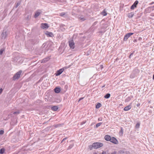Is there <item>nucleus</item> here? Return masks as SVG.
Wrapping results in <instances>:
<instances>
[{"instance_id": "obj_1", "label": "nucleus", "mask_w": 154, "mask_h": 154, "mask_svg": "<svg viewBox=\"0 0 154 154\" xmlns=\"http://www.w3.org/2000/svg\"><path fill=\"white\" fill-rule=\"evenodd\" d=\"M22 72V70H20L16 73L13 77V80L15 81L18 79L20 76V75Z\"/></svg>"}, {"instance_id": "obj_2", "label": "nucleus", "mask_w": 154, "mask_h": 154, "mask_svg": "<svg viewBox=\"0 0 154 154\" xmlns=\"http://www.w3.org/2000/svg\"><path fill=\"white\" fill-rule=\"evenodd\" d=\"M93 146L94 149H97L102 147L103 146V144L101 143H93Z\"/></svg>"}, {"instance_id": "obj_3", "label": "nucleus", "mask_w": 154, "mask_h": 154, "mask_svg": "<svg viewBox=\"0 0 154 154\" xmlns=\"http://www.w3.org/2000/svg\"><path fill=\"white\" fill-rule=\"evenodd\" d=\"M134 33L129 32L127 33L126 35L125 36L124 40L125 41H126L132 35H133Z\"/></svg>"}, {"instance_id": "obj_4", "label": "nucleus", "mask_w": 154, "mask_h": 154, "mask_svg": "<svg viewBox=\"0 0 154 154\" xmlns=\"http://www.w3.org/2000/svg\"><path fill=\"white\" fill-rule=\"evenodd\" d=\"M68 68V67L66 68L65 67H64V68H63L62 69H60L59 70H58L57 71V72L56 74V75L58 76V75H60L64 71V68L66 69V68Z\"/></svg>"}, {"instance_id": "obj_5", "label": "nucleus", "mask_w": 154, "mask_h": 154, "mask_svg": "<svg viewBox=\"0 0 154 154\" xmlns=\"http://www.w3.org/2000/svg\"><path fill=\"white\" fill-rule=\"evenodd\" d=\"M110 141L115 144H118V142L117 139L114 137H112L111 138Z\"/></svg>"}, {"instance_id": "obj_6", "label": "nucleus", "mask_w": 154, "mask_h": 154, "mask_svg": "<svg viewBox=\"0 0 154 154\" xmlns=\"http://www.w3.org/2000/svg\"><path fill=\"white\" fill-rule=\"evenodd\" d=\"M138 3V1L137 0L131 6V10H134L135 8L137 7V5Z\"/></svg>"}, {"instance_id": "obj_7", "label": "nucleus", "mask_w": 154, "mask_h": 154, "mask_svg": "<svg viewBox=\"0 0 154 154\" xmlns=\"http://www.w3.org/2000/svg\"><path fill=\"white\" fill-rule=\"evenodd\" d=\"M69 45L70 48L73 49L75 48V44L73 41H70L69 42Z\"/></svg>"}, {"instance_id": "obj_8", "label": "nucleus", "mask_w": 154, "mask_h": 154, "mask_svg": "<svg viewBox=\"0 0 154 154\" xmlns=\"http://www.w3.org/2000/svg\"><path fill=\"white\" fill-rule=\"evenodd\" d=\"M41 27L43 29H47L49 27L48 24L46 23H42L41 25Z\"/></svg>"}, {"instance_id": "obj_9", "label": "nucleus", "mask_w": 154, "mask_h": 154, "mask_svg": "<svg viewBox=\"0 0 154 154\" xmlns=\"http://www.w3.org/2000/svg\"><path fill=\"white\" fill-rule=\"evenodd\" d=\"M1 36L2 39H5L6 38L7 36V31H3L1 35Z\"/></svg>"}, {"instance_id": "obj_10", "label": "nucleus", "mask_w": 154, "mask_h": 154, "mask_svg": "<svg viewBox=\"0 0 154 154\" xmlns=\"http://www.w3.org/2000/svg\"><path fill=\"white\" fill-rule=\"evenodd\" d=\"M45 34L48 36L50 37H53L54 36V35L52 32L47 31L45 33Z\"/></svg>"}, {"instance_id": "obj_11", "label": "nucleus", "mask_w": 154, "mask_h": 154, "mask_svg": "<svg viewBox=\"0 0 154 154\" xmlns=\"http://www.w3.org/2000/svg\"><path fill=\"white\" fill-rule=\"evenodd\" d=\"M111 138L110 136L109 135H106L104 137L105 139L107 141H110Z\"/></svg>"}, {"instance_id": "obj_12", "label": "nucleus", "mask_w": 154, "mask_h": 154, "mask_svg": "<svg viewBox=\"0 0 154 154\" xmlns=\"http://www.w3.org/2000/svg\"><path fill=\"white\" fill-rule=\"evenodd\" d=\"M131 108V105H129L128 106L125 107L124 109V110L125 111H128Z\"/></svg>"}, {"instance_id": "obj_13", "label": "nucleus", "mask_w": 154, "mask_h": 154, "mask_svg": "<svg viewBox=\"0 0 154 154\" xmlns=\"http://www.w3.org/2000/svg\"><path fill=\"white\" fill-rule=\"evenodd\" d=\"M134 14V13L133 12H131L130 13L128 14V17L130 18H132Z\"/></svg>"}, {"instance_id": "obj_14", "label": "nucleus", "mask_w": 154, "mask_h": 154, "mask_svg": "<svg viewBox=\"0 0 154 154\" xmlns=\"http://www.w3.org/2000/svg\"><path fill=\"white\" fill-rule=\"evenodd\" d=\"M41 12L38 11H36L34 15L35 18H36L38 17L41 14Z\"/></svg>"}, {"instance_id": "obj_15", "label": "nucleus", "mask_w": 154, "mask_h": 154, "mask_svg": "<svg viewBox=\"0 0 154 154\" xmlns=\"http://www.w3.org/2000/svg\"><path fill=\"white\" fill-rule=\"evenodd\" d=\"M60 89L58 87H56L54 89V91L56 93H59L60 91Z\"/></svg>"}, {"instance_id": "obj_16", "label": "nucleus", "mask_w": 154, "mask_h": 154, "mask_svg": "<svg viewBox=\"0 0 154 154\" xmlns=\"http://www.w3.org/2000/svg\"><path fill=\"white\" fill-rule=\"evenodd\" d=\"M49 59V58L48 57L46 58H45L44 59L41 61V63H44L46 62Z\"/></svg>"}, {"instance_id": "obj_17", "label": "nucleus", "mask_w": 154, "mask_h": 154, "mask_svg": "<svg viewBox=\"0 0 154 154\" xmlns=\"http://www.w3.org/2000/svg\"><path fill=\"white\" fill-rule=\"evenodd\" d=\"M79 19L82 21H84L86 20L85 17H84V16H80L79 17Z\"/></svg>"}, {"instance_id": "obj_18", "label": "nucleus", "mask_w": 154, "mask_h": 154, "mask_svg": "<svg viewBox=\"0 0 154 154\" xmlns=\"http://www.w3.org/2000/svg\"><path fill=\"white\" fill-rule=\"evenodd\" d=\"M58 106H54L51 107V109L53 110H54L55 111L57 110L58 109Z\"/></svg>"}, {"instance_id": "obj_19", "label": "nucleus", "mask_w": 154, "mask_h": 154, "mask_svg": "<svg viewBox=\"0 0 154 154\" xmlns=\"http://www.w3.org/2000/svg\"><path fill=\"white\" fill-rule=\"evenodd\" d=\"M101 14L104 16H106L107 15L106 11L105 9H104L103 11L101 13Z\"/></svg>"}, {"instance_id": "obj_20", "label": "nucleus", "mask_w": 154, "mask_h": 154, "mask_svg": "<svg viewBox=\"0 0 154 154\" xmlns=\"http://www.w3.org/2000/svg\"><path fill=\"white\" fill-rule=\"evenodd\" d=\"M110 94H109V93H108L104 96V97L105 98L108 99L110 97Z\"/></svg>"}, {"instance_id": "obj_21", "label": "nucleus", "mask_w": 154, "mask_h": 154, "mask_svg": "<svg viewBox=\"0 0 154 154\" xmlns=\"http://www.w3.org/2000/svg\"><path fill=\"white\" fill-rule=\"evenodd\" d=\"M101 106V103H97L96 106V108L97 109L99 108Z\"/></svg>"}, {"instance_id": "obj_22", "label": "nucleus", "mask_w": 154, "mask_h": 154, "mask_svg": "<svg viewBox=\"0 0 154 154\" xmlns=\"http://www.w3.org/2000/svg\"><path fill=\"white\" fill-rule=\"evenodd\" d=\"M5 151V149L4 148H2L0 149V153L2 154H3Z\"/></svg>"}, {"instance_id": "obj_23", "label": "nucleus", "mask_w": 154, "mask_h": 154, "mask_svg": "<svg viewBox=\"0 0 154 154\" xmlns=\"http://www.w3.org/2000/svg\"><path fill=\"white\" fill-rule=\"evenodd\" d=\"M102 124V123L100 122L97 124L95 126V128H97L98 127L100 126L101 124Z\"/></svg>"}, {"instance_id": "obj_24", "label": "nucleus", "mask_w": 154, "mask_h": 154, "mask_svg": "<svg viewBox=\"0 0 154 154\" xmlns=\"http://www.w3.org/2000/svg\"><path fill=\"white\" fill-rule=\"evenodd\" d=\"M140 124L139 123H137L135 127L136 128H138L140 126Z\"/></svg>"}, {"instance_id": "obj_25", "label": "nucleus", "mask_w": 154, "mask_h": 154, "mask_svg": "<svg viewBox=\"0 0 154 154\" xmlns=\"http://www.w3.org/2000/svg\"><path fill=\"white\" fill-rule=\"evenodd\" d=\"M89 147L90 150H91L93 148H94V146H93V143L92 144V145H90L89 146Z\"/></svg>"}, {"instance_id": "obj_26", "label": "nucleus", "mask_w": 154, "mask_h": 154, "mask_svg": "<svg viewBox=\"0 0 154 154\" xmlns=\"http://www.w3.org/2000/svg\"><path fill=\"white\" fill-rule=\"evenodd\" d=\"M20 113V112L18 110L17 111L14 112H13V114L14 115H17L19 114Z\"/></svg>"}, {"instance_id": "obj_27", "label": "nucleus", "mask_w": 154, "mask_h": 154, "mask_svg": "<svg viewBox=\"0 0 154 154\" xmlns=\"http://www.w3.org/2000/svg\"><path fill=\"white\" fill-rule=\"evenodd\" d=\"M74 145L73 144H72L70 145L68 147V149H71L73 146Z\"/></svg>"}, {"instance_id": "obj_28", "label": "nucleus", "mask_w": 154, "mask_h": 154, "mask_svg": "<svg viewBox=\"0 0 154 154\" xmlns=\"http://www.w3.org/2000/svg\"><path fill=\"white\" fill-rule=\"evenodd\" d=\"M4 51V49H1L0 50V54H2L3 52Z\"/></svg>"}, {"instance_id": "obj_29", "label": "nucleus", "mask_w": 154, "mask_h": 154, "mask_svg": "<svg viewBox=\"0 0 154 154\" xmlns=\"http://www.w3.org/2000/svg\"><path fill=\"white\" fill-rule=\"evenodd\" d=\"M131 99V98L130 97H128L125 100V102H128Z\"/></svg>"}, {"instance_id": "obj_30", "label": "nucleus", "mask_w": 154, "mask_h": 154, "mask_svg": "<svg viewBox=\"0 0 154 154\" xmlns=\"http://www.w3.org/2000/svg\"><path fill=\"white\" fill-rule=\"evenodd\" d=\"M65 14V13H64V12H62V13H60V16H64V15Z\"/></svg>"}, {"instance_id": "obj_31", "label": "nucleus", "mask_w": 154, "mask_h": 154, "mask_svg": "<svg viewBox=\"0 0 154 154\" xmlns=\"http://www.w3.org/2000/svg\"><path fill=\"white\" fill-rule=\"evenodd\" d=\"M4 133V131L3 130L0 131V134H3Z\"/></svg>"}, {"instance_id": "obj_32", "label": "nucleus", "mask_w": 154, "mask_h": 154, "mask_svg": "<svg viewBox=\"0 0 154 154\" xmlns=\"http://www.w3.org/2000/svg\"><path fill=\"white\" fill-rule=\"evenodd\" d=\"M103 120V119L102 117L99 118L98 119L99 121H102Z\"/></svg>"}, {"instance_id": "obj_33", "label": "nucleus", "mask_w": 154, "mask_h": 154, "mask_svg": "<svg viewBox=\"0 0 154 154\" xmlns=\"http://www.w3.org/2000/svg\"><path fill=\"white\" fill-rule=\"evenodd\" d=\"M120 132H121L122 134H123V128L122 127L121 128V131H120Z\"/></svg>"}, {"instance_id": "obj_34", "label": "nucleus", "mask_w": 154, "mask_h": 154, "mask_svg": "<svg viewBox=\"0 0 154 154\" xmlns=\"http://www.w3.org/2000/svg\"><path fill=\"white\" fill-rule=\"evenodd\" d=\"M134 52H133V53H131V54L130 55V56H129V58H131V56H132L133 54H134Z\"/></svg>"}, {"instance_id": "obj_35", "label": "nucleus", "mask_w": 154, "mask_h": 154, "mask_svg": "<svg viewBox=\"0 0 154 154\" xmlns=\"http://www.w3.org/2000/svg\"><path fill=\"white\" fill-rule=\"evenodd\" d=\"M3 90L2 88L0 89V94H1Z\"/></svg>"}, {"instance_id": "obj_36", "label": "nucleus", "mask_w": 154, "mask_h": 154, "mask_svg": "<svg viewBox=\"0 0 154 154\" xmlns=\"http://www.w3.org/2000/svg\"><path fill=\"white\" fill-rule=\"evenodd\" d=\"M84 98V97H82V98H80L79 99V102L80 100H82L83 99V98Z\"/></svg>"}, {"instance_id": "obj_37", "label": "nucleus", "mask_w": 154, "mask_h": 154, "mask_svg": "<svg viewBox=\"0 0 154 154\" xmlns=\"http://www.w3.org/2000/svg\"><path fill=\"white\" fill-rule=\"evenodd\" d=\"M66 138H64V139L63 140H62V141L61 142H62V143H63V141H64V140H66Z\"/></svg>"}, {"instance_id": "obj_38", "label": "nucleus", "mask_w": 154, "mask_h": 154, "mask_svg": "<svg viewBox=\"0 0 154 154\" xmlns=\"http://www.w3.org/2000/svg\"><path fill=\"white\" fill-rule=\"evenodd\" d=\"M19 5H20V3H18L17 4V6H16V7H17Z\"/></svg>"}, {"instance_id": "obj_39", "label": "nucleus", "mask_w": 154, "mask_h": 154, "mask_svg": "<svg viewBox=\"0 0 154 154\" xmlns=\"http://www.w3.org/2000/svg\"><path fill=\"white\" fill-rule=\"evenodd\" d=\"M100 67L101 69H102L103 68V66L102 65H100Z\"/></svg>"}, {"instance_id": "obj_40", "label": "nucleus", "mask_w": 154, "mask_h": 154, "mask_svg": "<svg viewBox=\"0 0 154 154\" xmlns=\"http://www.w3.org/2000/svg\"><path fill=\"white\" fill-rule=\"evenodd\" d=\"M85 122H82V123H81V124L82 125H83V124H85Z\"/></svg>"}, {"instance_id": "obj_41", "label": "nucleus", "mask_w": 154, "mask_h": 154, "mask_svg": "<svg viewBox=\"0 0 154 154\" xmlns=\"http://www.w3.org/2000/svg\"><path fill=\"white\" fill-rule=\"evenodd\" d=\"M154 3V2H152L151 3H150L149 4L150 5H152Z\"/></svg>"}, {"instance_id": "obj_42", "label": "nucleus", "mask_w": 154, "mask_h": 154, "mask_svg": "<svg viewBox=\"0 0 154 154\" xmlns=\"http://www.w3.org/2000/svg\"><path fill=\"white\" fill-rule=\"evenodd\" d=\"M130 77L131 78H132L133 77V76H132V75H131L130 76Z\"/></svg>"}, {"instance_id": "obj_43", "label": "nucleus", "mask_w": 154, "mask_h": 154, "mask_svg": "<svg viewBox=\"0 0 154 154\" xmlns=\"http://www.w3.org/2000/svg\"><path fill=\"white\" fill-rule=\"evenodd\" d=\"M152 78H153V80H154V74L153 75Z\"/></svg>"}, {"instance_id": "obj_44", "label": "nucleus", "mask_w": 154, "mask_h": 154, "mask_svg": "<svg viewBox=\"0 0 154 154\" xmlns=\"http://www.w3.org/2000/svg\"><path fill=\"white\" fill-rule=\"evenodd\" d=\"M111 154H116V152H114V153H111Z\"/></svg>"}, {"instance_id": "obj_45", "label": "nucleus", "mask_w": 154, "mask_h": 154, "mask_svg": "<svg viewBox=\"0 0 154 154\" xmlns=\"http://www.w3.org/2000/svg\"><path fill=\"white\" fill-rule=\"evenodd\" d=\"M104 87H105V85H103V86H102V88H103Z\"/></svg>"}, {"instance_id": "obj_46", "label": "nucleus", "mask_w": 154, "mask_h": 154, "mask_svg": "<svg viewBox=\"0 0 154 154\" xmlns=\"http://www.w3.org/2000/svg\"><path fill=\"white\" fill-rule=\"evenodd\" d=\"M151 16H153V15H152V14H151Z\"/></svg>"}, {"instance_id": "obj_47", "label": "nucleus", "mask_w": 154, "mask_h": 154, "mask_svg": "<svg viewBox=\"0 0 154 154\" xmlns=\"http://www.w3.org/2000/svg\"><path fill=\"white\" fill-rule=\"evenodd\" d=\"M153 8H154V5L152 7Z\"/></svg>"}, {"instance_id": "obj_48", "label": "nucleus", "mask_w": 154, "mask_h": 154, "mask_svg": "<svg viewBox=\"0 0 154 154\" xmlns=\"http://www.w3.org/2000/svg\"><path fill=\"white\" fill-rule=\"evenodd\" d=\"M94 154H97L96 153H94Z\"/></svg>"}]
</instances>
